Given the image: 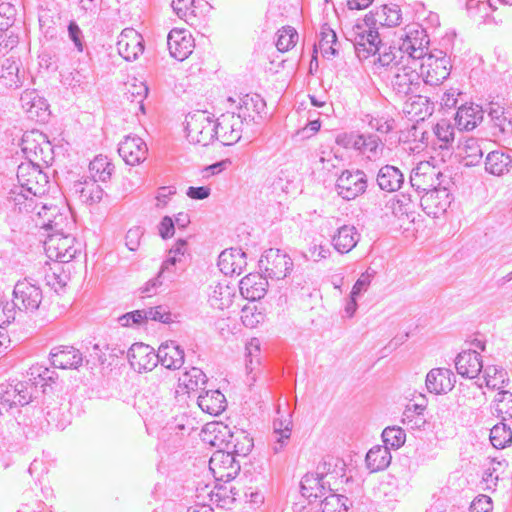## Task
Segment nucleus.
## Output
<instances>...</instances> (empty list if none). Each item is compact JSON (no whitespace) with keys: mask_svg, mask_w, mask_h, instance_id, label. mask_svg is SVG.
<instances>
[{"mask_svg":"<svg viewBox=\"0 0 512 512\" xmlns=\"http://www.w3.org/2000/svg\"><path fill=\"white\" fill-rule=\"evenodd\" d=\"M36 162H23L17 169L18 186L12 188L7 202L19 212L33 213L38 204L35 198L45 194L49 184L48 176Z\"/></svg>","mask_w":512,"mask_h":512,"instance_id":"1","label":"nucleus"},{"mask_svg":"<svg viewBox=\"0 0 512 512\" xmlns=\"http://www.w3.org/2000/svg\"><path fill=\"white\" fill-rule=\"evenodd\" d=\"M364 30L355 38V51L373 74L381 76L384 68L380 30L384 28V6L370 11L364 18Z\"/></svg>","mask_w":512,"mask_h":512,"instance_id":"2","label":"nucleus"},{"mask_svg":"<svg viewBox=\"0 0 512 512\" xmlns=\"http://www.w3.org/2000/svg\"><path fill=\"white\" fill-rule=\"evenodd\" d=\"M393 36L389 41V54L396 52L400 62L414 63L416 60L428 56L429 39L424 29L405 27L392 34L386 31V38Z\"/></svg>","mask_w":512,"mask_h":512,"instance_id":"3","label":"nucleus"},{"mask_svg":"<svg viewBox=\"0 0 512 512\" xmlns=\"http://www.w3.org/2000/svg\"><path fill=\"white\" fill-rule=\"evenodd\" d=\"M410 64L400 62L396 52L386 53V76L391 79L392 89L399 98L414 93L420 84V75Z\"/></svg>","mask_w":512,"mask_h":512,"instance_id":"4","label":"nucleus"},{"mask_svg":"<svg viewBox=\"0 0 512 512\" xmlns=\"http://www.w3.org/2000/svg\"><path fill=\"white\" fill-rule=\"evenodd\" d=\"M186 137L192 144L207 146L215 140L217 125L212 114L197 110L186 116Z\"/></svg>","mask_w":512,"mask_h":512,"instance_id":"5","label":"nucleus"},{"mask_svg":"<svg viewBox=\"0 0 512 512\" xmlns=\"http://www.w3.org/2000/svg\"><path fill=\"white\" fill-rule=\"evenodd\" d=\"M80 246L70 233H51L44 241L47 257L59 263L70 262L80 252Z\"/></svg>","mask_w":512,"mask_h":512,"instance_id":"6","label":"nucleus"},{"mask_svg":"<svg viewBox=\"0 0 512 512\" xmlns=\"http://www.w3.org/2000/svg\"><path fill=\"white\" fill-rule=\"evenodd\" d=\"M21 150L28 160L48 165L53 160V148L46 136L36 130L26 132L22 137Z\"/></svg>","mask_w":512,"mask_h":512,"instance_id":"7","label":"nucleus"},{"mask_svg":"<svg viewBox=\"0 0 512 512\" xmlns=\"http://www.w3.org/2000/svg\"><path fill=\"white\" fill-rule=\"evenodd\" d=\"M435 140L431 144V160L446 164L454 154L455 130L448 120H440L434 127Z\"/></svg>","mask_w":512,"mask_h":512,"instance_id":"8","label":"nucleus"},{"mask_svg":"<svg viewBox=\"0 0 512 512\" xmlns=\"http://www.w3.org/2000/svg\"><path fill=\"white\" fill-rule=\"evenodd\" d=\"M450 59L442 51L428 54L420 65V77L429 85H439L450 75Z\"/></svg>","mask_w":512,"mask_h":512,"instance_id":"9","label":"nucleus"},{"mask_svg":"<svg viewBox=\"0 0 512 512\" xmlns=\"http://www.w3.org/2000/svg\"><path fill=\"white\" fill-rule=\"evenodd\" d=\"M389 212H386V226L390 232H400L408 230L413 222L409 214L411 205L409 197L404 194H395L389 201Z\"/></svg>","mask_w":512,"mask_h":512,"instance_id":"10","label":"nucleus"},{"mask_svg":"<svg viewBox=\"0 0 512 512\" xmlns=\"http://www.w3.org/2000/svg\"><path fill=\"white\" fill-rule=\"evenodd\" d=\"M42 290L28 279L18 281L13 290V302L18 311L33 313L42 303Z\"/></svg>","mask_w":512,"mask_h":512,"instance_id":"11","label":"nucleus"},{"mask_svg":"<svg viewBox=\"0 0 512 512\" xmlns=\"http://www.w3.org/2000/svg\"><path fill=\"white\" fill-rule=\"evenodd\" d=\"M259 266L265 276L271 279H284L293 269L292 259L279 249H269L260 258Z\"/></svg>","mask_w":512,"mask_h":512,"instance_id":"12","label":"nucleus"},{"mask_svg":"<svg viewBox=\"0 0 512 512\" xmlns=\"http://www.w3.org/2000/svg\"><path fill=\"white\" fill-rule=\"evenodd\" d=\"M209 469L217 481L229 482L239 473L240 464L230 452L217 450L209 460Z\"/></svg>","mask_w":512,"mask_h":512,"instance_id":"13","label":"nucleus"},{"mask_svg":"<svg viewBox=\"0 0 512 512\" xmlns=\"http://www.w3.org/2000/svg\"><path fill=\"white\" fill-rule=\"evenodd\" d=\"M217 135L215 139L223 145L229 146L237 143L242 136L243 119L235 113L227 112L215 119Z\"/></svg>","mask_w":512,"mask_h":512,"instance_id":"14","label":"nucleus"},{"mask_svg":"<svg viewBox=\"0 0 512 512\" xmlns=\"http://www.w3.org/2000/svg\"><path fill=\"white\" fill-rule=\"evenodd\" d=\"M366 183L364 172L346 170L338 177L336 190L343 199L351 200L365 191Z\"/></svg>","mask_w":512,"mask_h":512,"instance_id":"15","label":"nucleus"},{"mask_svg":"<svg viewBox=\"0 0 512 512\" xmlns=\"http://www.w3.org/2000/svg\"><path fill=\"white\" fill-rule=\"evenodd\" d=\"M327 465V462L320 463L316 472L305 474L301 480V493L310 501L325 496L327 492L326 484H329L325 481L328 475Z\"/></svg>","mask_w":512,"mask_h":512,"instance_id":"16","label":"nucleus"},{"mask_svg":"<svg viewBox=\"0 0 512 512\" xmlns=\"http://www.w3.org/2000/svg\"><path fill=\"white\" fill-rule=\"evenodd\" d=\"M131 367L139 372L151 371L157 366V354L144 343H134L127 352Z\"/></svg>","mask_w":512,"mask_h":512,"instance_id":"17","label":"nucleus"},{"mask_svg":"<svg viewBox=\"0 0 512 512\" xmlns=\"http://www.w3.org/2000/svg\"><path fill=\"white\" fill-rule=\"evenodd\" d=\"M440 161H426L420 162L416 168L413 169L410 182L411 185L419 192H427L436 187L437 181V164Z\"/></svg>","mask_w":512,"mask_h":512,"instance_id":"18","label":"nucleus"},{"mask_svg":"<svg viewBox=\"0 0 512 512\" xmlns=\"http://www.w3.org/2000/svg\"><path fill=\"white\" fill-rule=\"evenodd\" d=\"M170 55L178 61H183L193 52L195 47L191 33L185 29H172L167 37Z\"/></svg>","mask_w":512,"mask_h":512,"instance_id":"19","label":"nucleus"},{"mask_svg":"<svg viewBox=\"0 0 512 512\" xmlns=\"http://www.w3.org/2000/svg\"><path fill=\"white\" fill-rule=\"evenodd\" d=\"M36 214L40 220L38 224L42 228L51 230L52 233H69L72 222L67 215L59 212L58 207L42 205Z\"/></svg>","mask_w":512,"mask_h":512,"instance_id":"20","label":"nucleus"},{"mask_svg":"<svg viewBox=\"0 0 512 512\" xmlns=\"http://www.w3.org/2000/svg\"><path fill=\"white\" fill-rule=\"evenodd\" d=\"M117 50L125 60H136L144 51L142 36L133 28L124 29L118 37Z\"/></svg>","mask_w":512,"mask_h":512,"instance_id":"21","label":"nucleus"},{"mask_svg":"<svg viewBox=\"0 0 512 512\" xmlns=\"http://www.w3.org/2000/svg\"><path fill=\"white\" fill-rule=\"evenodd\" d=\"M434 111V104L429 98L422 95H412L403 103L402 112L415 123H424V120L431 116Z\"/></svg>","mask_w":512,"mask_h":512,"instance_id":"22","label":"nucleus"},{"mask_svg":"<svg viewBox=\"0 0 512 512\" xmlns=\"http://www.w3.org/2000/svg\"><path fill=\"white\" fill-rule=\"evenodd\" d=\"M118 152L128 165L134 166L146 159L148 148L140 137L129 135L119 144Z\"/></svg>","mask_w":512,"mask_h":512,"instance_id":"23","label":"nucleus"},{"mask_svg":"<svg viewBox=\"0 0 512 512\" xmlns=\"http://www.w3.org/2000/svg\"><path fill=\"white\" fill-rule=\"evenodd\" d=\"M71 191L82 203L88 205L99 203L104 196V189L98 184V181L89 177H82L75 181Z\"/></svg>","mask_w":512,"mask_h":512,"instance_id":"24","label":"nucleus"},{"mask_svg":"<svg viewBox=\"0 0 512 512\" xmlns=\"http://www.w3.org/2000/svg\"><path fill=\"white\" fill-rule=\"evenodd\" d=\"M399 141L408 144L413 153L423 151L429 144V131L425 123H414L409 128L400 131Z\"/></svg>","mask_w":512,"mask_h":512,"instance_id":"25","label":"nucleus"},{"mask_svg":"<svg viewBox=\"0 0 512 512\" xmlns=\"http://www.w3.org/2000/svg\"><path fill=\"white\" fill-rule=\"evenodd\" d=\"M450 203V193L435 188L423 193L420 199L422 209L432 217H438L439 214L445 212Z\"/></svg>","mask_w":512,"mask_h":512,"instance_id":"26","label":"nucleus"},{"mask_svg":"<svg viewBox=\"0 0 512 512\" xmlns=\"http://www.w3.org/2000/svg\"><path fill=\"white\" fill-rule=\"evenodd\" d=\"M454 373L447 368H434L426 376V387L430 393L446 394L455 385Z\"/></svg>","mask_w":512,"mask_h":512,"instance_id":"27","label":"nucleus"},{"mask_svg":"<svg viewBox=\"0 0 512 512\" xmlns=\"http://www.w3.org/2000/svg\"><path fill=\"white\" fill-rule=\"evenodd\" d=\"M267 286V277L259 273H250L243 277L239 283L242 296L250 301L263 298L266 294Z\"/></svg>","mask_w":512,"mask_h":512,"instance_id":"28","label":"nucleus"},{"mask_svg":"<svg viewBox=\"0 0 512 512\" xmlns=\"http://www.w3.org/2000/svg\"><path fill=\"white\" fill-rule=\"evenodd\" d=\"M184 350L174 341L162 343L157 352V363L165 369H180L184 364Z\"/></svg>","mask_w":512,"mask_h":512,"instance_id":"29","label":"nucleus"},{"mask_svg":"<svg viewBox=\"0 0 512 512\" xmlns=\"http://www.w3.org/2000/svg\"><path fill=\"white\" fill-rule=\"evenodd\" d=\"M23 75H20V61L12 53L0 60V83L8 88H18L22 85Z\"/></svg>","mask_w":512,"mask_h":512,"instance_id":"30","label":"nucleus"},{"mask_svg":"<svg viewBox=\"0 0 512 512\" xmlns=\"http://www.w3.org/2000/svg\"><path fill=\"white\" fill-rule=\"evenodd\" d=\"M455 367L461 376L475 378L483 368L481 356L475 350L462 351L455 359Z\"/></svg>","mask_w":512,"mask_h":512,"instance_id":"31","label":"nucleus"},{"mask_svg":"<svg viewBox=\"0 0 512 512\" xmlns=\"http://www.w3.org/2000/svg\"><path fill=\"white\" fill-rule=\"evenodd\" d=\"M246 265V255L241 249L232 248L220 253L218 266L225 275H240Z\"/></svg>","mask_w":512,"mask_h":512,"instance_id":"32","label":"nucleus"},{"mask_svg":"<svg viewBox=\"0 0 512 512\" xmlns=\"http://www.w3.org/2000/svg\"><path fill=\"white\" fill-rule=\"evenodd\" d=\"M51 363L60 369H77L83 362L82 354L74 347H58L50 352Z\"/></svg>","mask_w":512,"mask_h":512,"instance_id":"33","label":"nucleus"},{"mask_svg":"<svg viewBox=\"0 0 512 512\" xmlns=\"http://www.w3.org/2000/svg\"><path fill=\"white\" fill-rule=\"evenodd\" d=\"M483 120L482 108L474 103L460 106L455 115V124L459 130H473Z\"/></svg>","mask_w":512,"mask_h":512,"instance_id":"34","label":"nucleus"},{"mask_svg":"<svg viewBox=\"0 0 512 512\" xmlns=\"http://www.w3.org/2000/svg\"><path fill=\"white\" fill-rule=\"evenodd\" d=\"M484 164L487 173L499 177L510 171L512 158L502 150H494L487 154Z\"/></svg>","mask_w":512,"mask_h":512,"instance_id":"35","label":"nucleus"},{"mask_svg":"<svg viewBox=\"0 0 512 512\" xmlns=\"http://www.w3.org/2000/svg\"><path fill=\"white\" fill-rule=\"evenodd\" d=\"M488 115L493 127L502 135H512V109L498 103H490Z\"/></svg>","mask_w":512,"mask_h":512,"instance_id":"36","label":"nucleus"},{"mask_svg":"<svg viewBox=\"0 0 512 512\" xmlns=\"http://www.w3.org/2000/svg\"><path fill=\"white\" fill-rule=\"evenodd\" d=\"M197 403L203 412L212 416H218L226 409V398L219 390L200 394Z\"/></svg>","mask_w":512,"mask_h":512,"instance_id":"37","label":"nucleus"},{"mask_svg":"<svg viewBox=\"0 0 512 512\" xmlns=\"http://www.w3.org/2000/svg\"><path fill=\"white\" fill-rule=\"evenodd\" d=\"M252 447L253 440L249 434L242 429L234 428L225 444V451L230 452L233 456H246Z\"/></svg>","mask_w":512,"mask_h":512,"instance_id":"38","label":"nucleus"},{"mask_svg":"<svg viewBox=\"0 0 512 512\" xmlns=\"http://www.w3.org/2000/svg\"><path fill=\"white\" fill-rule=\"evenodd\" d=\"M359 235L354 226L344 225L340 227L337 234L332 238V244L340 253H348L357 244Z\"/></svg>","mask_w":512,"mask_h":512,"instance_id":"39","label":"nucleus"},{"mask_svg":"<svg viewBox=\"0 0 512 512\" xmlns=\"http://www.w3.org/2000/svg\"><path fill=\"white\" fill-rule=\"evenodd\" d=\"M179 269H181V266L176 263L175 258H166L161 265L158 275L147 282L143 292L151 294L162 284L163 280L173 281Z\"/></svg>","mask_w":512,"mask_h":512,"instance_id":"40","label":"nucleus"},{"mask_svg":"<svg viewBox=\"0 0 512 512\" xmlns=\"http://www.w3.org/2000/svg\"><path fill=\"white\" fill-rule=\"evenodd\" d=\"M459 157L466 167H472L480 163L483 157V150L479 141L475 138L466 139L461 146H459Z\"/></svg>","mask_w":512,"mask_h":512,"instance_id":"41","label":"nucleus"},{"mask_svg":"<svg viewBox=\"0 0 512 512\" xmlns=\"http://www.w3.org/2000/svg\"><path fill=\"white\" fill-rule=\"evenodd\" d=\"M232 429L223 423H215L205 431L204 440L209 442L212 446L218 447L219 450H225V444H227Z\"/></svg>","mask_w":512,"mask_h":512,"instance_id":"42","label":"nucleus"},{"mask_svg":"<svg viewBox=\"0 0 512 512\" xmlns=\"http://www.w3.org/2000/svg\"><path fill=\"white\" fill-rule=\"evenodd\" d=\"M265 107V102L261 98L260 95L254 94V95H245L241 98V104L239 107V113L238 115L241 116V118L247 119L250 118L254 120L255 116L253 115H260V113L263 111Z\"/></svg>","mask_w":512,"mask_h":512,"instance_id":"43","label":"nucleus"},{"mask_svg":"<svg viewBox=\"0 0 512 512\" xmlns=\"http://www.w3.org/2000/svg\"><path fill=\"white\" fill-rule=\"evenodd\" d=\"M114 165L109 161L106 156H96L89 165V171L91 173V179L96 181L105 182L110 179Z\"/></svg>","mask_w":512,"mask_h":512,"instance_id":"44","label":"nucleus"},{"mask_svg":"<svg viewBox=\"0 0 512 512\" xmlns=\"http://www.w3.org/2000/svg\"><path fill=\"white\" fill-rule=\"evenodd\" d=\"M178 382L179 387H183L186 389V392H190L197 390L202 385H205L207 377L201 369L191 367L179 377Z\"/></svg>","mask_w":512,"mask_h":512,"instance_id":"45","label":"nucleus"},{"mask_svg":"<svg viewBox=\"0 0 512 512\" xmlns=\"http://www.w3.org/2000/svg\"><path fill=\"white\" fill-rule=\"evenodd\" d=\"M381 139L375 134H361L356 137L354 147L362 153L367 154L369 159L375 158L378 155L379 143Z\"/></svg>","mask_w":512,"mask_h":512,"instance_id":"46","label":"nucleus"},{"mask_svg":"<svg viewBox=\"0 0 512 512\" xmlns=\"http://www.w3.org/2000/svg\"><path fill=\"white\" fill-rule=\"evenodd\" d=\"M336 43V33L331 28L323 26L320 32L318 47L324 57L330 58L338 54V51L335 48Z\"/></svg>","mask_w":512,"mask_h":512,"instance_id":"47","label":"nucleus"},{"mask_svg":"<svg viewBox=\"0 0 512 512\" xmlns=\"http://www.w3.org/2000/svg\"><path fill=\"white\" fill-rule=\"evenodd\" d=\"M329 494L321 501L322 512H348V498L335 494L328 488Z\"/></svg>","mask_w":512,"mask_h":512,"instance_id":"48","label":"nucleus"},{"mask_svg":"<svg viewBox=\"0 0 512 512\" xmlns=\"http://www.w3.org/2000/svg\"><path fill=\"white\" fill-rule=\"evenodd\" d=\"M490 441L495 448H504L508 443L512 441L511 429L504 423H498L494 425L490 430Z\"/></svg>","mask_w":512,"mask_h":512,"instance_id":"49","label":"nucleus"},{"mask_svg":"<svg viewBox=\"0 0 512 512\" xmlns=\"http://www.w3.org/2000/svg\"><path fill=\"white\" fill-rule=\"evenodd\" d=\"M506 372L497 366H488L484 369L483 378L485 385L491 389L501 390L504 388Z\"/></svg>","mask_w":512,"mask_h":512,"instance_id":"50","label":"nucleus"},{"mask_svg":"<svg viewBox=\"0 0 512 512\" xmlns=\"http://www.w3.org/2000/svg\"><path fill=\"white\" fill-rule=\"evenodd\" d=\"M298 40L297 31L290 27H283L277 32L276 47L280 52H286L295 46Z\"/></svg>","mask_w":512,"mask_h":512,"instance_id":"51","label":"nucleus"},{"mask_svg":"<svg viewBox=\"0 0 512 512\" xmlns=\"http://www.w3.org/2000/svg\"><path fill=\"white\" fill-rule=\"evenodd\" d=\"M230 296V288L218 283L209 294V302L214 308L224 309L231 301Z\"/></svg>","mask_w":512,"mask_h":512,"instance_id":"52","label":"nucleus"},{"mask_svg":"<svg viewBox=\"0 0 512 512\" xmlns=\"http://www.w3.org/2000/svg\"><path fill=\"white\" fill-rule=\"evenodd\" d=\"M246 350V371L250 376L255 368L260 364V341L252 338L245 347Z\"/></svg>","mask_w":512,"mask_h":512,"instance_id":"53","label":"nucleus"},{"mask_svg":"<svg viewBox=\"0 0 512 512\" xmlns=\"http://www.w3.org/2000/svg\"><path fill=\"white\" fill-rule=\"evenodd\" d=\"M495 410L501 414L503 419L512 418V393L501 389L495 396Z\"/></svg>","mask_w":512,"mask_h":512,"instance_id":"54","label":"nucleus"},{"mask_svg":"<svg viewBox=\"0 0 512 512\" xmlns=\"http://www.w3.org/2000/svg\"><path fill=\"white\" fill-rule=\"evenodd\" d=\"M366 466L370 472H378L384 467V454L380 445L372 447L366 454Z\"/></svg>","mask_w":512,"mask_h":512,"instance_id":"55","label":"nucleus"},{"mask_svg":"<svg viewBox=\"0 0 512 512\" xmlns=\"http://www.w3.org/2000/svg\"><path fill=\"white\" fill-rule=\"evenodd\" d=\"M194 0H172V8L176 15L187 23L195 18Z\"/></svg>","mask_w":512,"mask_h":512,"instance_id":"56","label":"nucleus"},{"mask_svg":"<svg viewBox=\"0 0 512 512\" xmlns=\"http://www.w3.org/2000/svg\"><path fill=\"white\" fill-rule=\"evenodd\" d=\"M404 183L403 173L395 166L386 164V191L395 192Z\"/></svg>","mask_w":512,"mask_h":512,"instance_id":"57","label":"nucleus"},{"mask_svg":"<svg viewBox=\"0 0 512 512\" xmlns=\"http://www.w3.org/2000/svg\"><path fill=\"white\" fill-rule=\"evenodd\" d=\"M405 441L406 434L401 427H386V449H388V446L398 449L404 445Z\"/></svg>","mask_w":512,"mask_h":512,"instance_id":"58","label":"nucleus"},{"mask_svg":"<svg viewBox=\"0 0 512 512\" xmlns=\"http://www.w3.org/2000/svg\"><path fill=\"white\" fill-rule=\"evenodd\" d=\"M16 397H17L16 385L6 386L5 389H3L2 387L0 388V414H2L3 411L7 412L14 405H18L17 401H16Z\"/></svg>","mask_w":512,"mask_h":512,"instance_id":"59","label":"nucleus"},{"mask_svg":"<svg viewBox=\"0 0 512 512\" xmlns=\"http://www.w3.org/2000/svg\"><path fill=\"white\" fill-rule=\"evenodd\" d=\"M59 269V266H55L45 273L46 284L56 292L63 289L66 285V275H62Z\"/></svg>","mask_w":512,"mask_h":512,"instance_id":"60","label":"nucleus"},{"mask_svg":"<svg viewBox=\"0 0 512 512\" xmlns=\"http://www.w3.org/2000/svg\"><path fill=\"white\" fill-rule=\"evenodd\" d=\"M15 8L10 3L0 4V31H6L14 23Z\"/></svg>","mask_w":512,"mask_h":512,"instance_id":"61","label":"nucleus"},{"mask_svg":"<svg viewBox=\"0 0 512 512\" xmlns=\"http://www.w3.org/2000/svg\"><path fill=\"white\" fill-rule=\"evenodd\" d=\"M17 307L13 300L11 302L0 299V327L15 320Z\"/></svg>","mask_w":512,"mask_h":512,"instance_id":"62","label":"nucleus"},{"mask_svg":"<svg viewBox=\"0 0 512 512\" xmlns=\"http://www.w3.org/2000/svg\"><path fill=\"white\" fill-rule=\"evenodd\" d=\"M146 320H154L162 323H169L171 314L164 306H156L149 309H144Z\"/></svg>","mask_w":512,"mask_h":512,"instance_id":"63","label":"nucleus"},{"mask_svg":"<svg viewBox=\"0 0 512 512\" xmlns=\"http://www.w3.org/2000/svg\"><path fill=\"white\" fill-rule=\"evenodd\" d=\"M493 509L492 500L489 496L479 495L471 503V512H491Z\"/></svg>","mask_w":512,"mask_h":512,"instance_id":"64","label":"nucleus"}]
</instances>
